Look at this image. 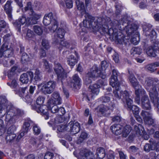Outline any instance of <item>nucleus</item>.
Returning <instances> with one entry per match:
<instances>
[{
  "instance_id": "nucleus-1",
  "label": "nucleus",
  "mask_w": 159,
  "mask_h": 159,
  "mask_svg": "<svg viewBox=\"0 0 159 159\" xmlns=\"http://www.w3.org/2000/svg\"><path fill=\"white\" fill-rule=\"evenodd\" d=\"M5 120L7 125L13 124L23 115L21 110L14 107L5 98L0 101V117H2L5 114Z\"/></svg>"
},
{
  "instance_id": "nucleus-2",
  "label": "nucleus",
  "mask_w": 159,
  "mask_h": 159,
  "mask_svg": "<svg viewBox=\"0 0 159 159\" xmlns=\"http://www.w3.org/2000/svg\"><path fill=\"white\" fill-rule=\"evenodd\" d=\"M84 16L85 19L83 21V24L84 27L88 28H90L91 27H97V28H98L99 30H102V29L98 26L100 25L102 27L103 25V26H104V25H106L107 23L104 19L100 17L97 19V22L96 21L94 22V23L96 24V25L94 26L92 24L94 20V17H92L88 13H85Z\"/></svg>"
},
{
  "instance_id": "nucleus-3",
  "label": "nucleus",
  "mask_w": 159,
  "mask_h": 159,
  "mask_svg": "<svg viewBox=\"0 0 159 159\" xmlns=\"http://www.w3.org/2000/svg\"><path fill=\"white\" fill-rule=\"evenodd\" d=\"M115 90L113 91V93L114 97L117 99L120 100L121 99L123 102H126L127 106L128 108L130 109H131V104L133 103V100L129 98V94L128 92L126 91H120L119 85L116 86Z\"/></svg>"
},
{
  "instance_id": "nucleus-4",
  "label": "nucleus",
  "mask_w": 159,
  "mask_h": 159,
  "mask_svg": "<svg viewBox=\"0 0 159 159\" xmlns=\"http://www.w3.org/2000/svg\"><path fill=\"white\" fill-rule=\"evenodd\" d=\"M100 77L102 79L106 78V75L104 72L101 71L99 70L97 66L94 65L93 66L88 73L86 76L84 80V82L86 84H89L92 82L91 79H93Z\"/></svg>"
},
{
  "instance_id": "nucleus-5",
  "label": "nucleus",
  "mask_w": 159,
  "mask_h": 159,
  "mask_svg": "<svg viewBox=\"0 0 159 159\" xmlns=\"http://www.w3.org/2000/svg\"><path fill=\"white\" fill-rule=\"evenodd\" d=\"M101 29H102V31L104 32L108 33L109 34H112L113 35V38L119 44H122L124 41V36L120 31H118L116 30V29H113L110 27L109 28V27L107 25V23L106 25H104V26H103V25L101 26H98Z\"/></svg>"
},
{
  "instance_id": "nucleus-6",
  "label": "nucleus",
  "mask_w": 159,
  "mask_h": 159,
  "mask_svg": "<svg viewBox=\"0 0 159 159\" xmlns=\"http://www.w3.org/2000/svg\"><path fill=\"white\" fill-rule=\"evenodd\" d=\"M153 79L151 78H147L145 79L144 82H142L145 89L149 92V95L151 100L157 96V91L156 85L153 84Z\"/></svg>"
},
{
  "instance_id": "nucleus-7",
  "label": "nucleus",
  "mask_w": 159,
  "mask_h": 159,
  "mask_svg": "<svg viewBox=\"0 0 159 159\" xmlns=\"http://www.w3.org/2000/svg\"><path fill=\"white\" fill-rule=\"evenodd\" d=\"M107 84V82L105 81L100 80H99L97 83L90 86L89 88L91 93L87 96L88 100L89 101V98H93L95 95H97L98 94L99 92V88L101 86H105Z\"/></svg>"
},
{
  "instance_id": "nucleus-8",
  "label": "nucleus",
  "mask_w": 159,
  "mask_h": 159,
  "mask_svg": "<svg viewBox=\"0 0 159 159\" xmlns=\"http://www.w3.org/2000/svg\"><path fill=\"white\" fill-rule=\"evenodd\" d=\"M42 84L43 85L41 89L42 92L45 95L50 94L55 88L56 82L53 81H49Z\"/></svg>"
},
{
  "instance_id": "nucleus-9",
  "label": "nucleus",
  "mask_w": 159,
  "mask_h": 159,
  "mask_svg": "<svg viewBox=\"0 0 159 159\" xmlns=\"http://www.w3.org/2000/svg\"><path fill=\"white\" fill-rule=\"evenodd\" d=\"M54 70L57 74L58 79L61 81L62 84L66 78V73L58 63H55Z\"/></svg>"
},
{
  "instance_id": "nucleus-10",
  "label": "nucleus",
  "mask_w": 159,
  "mask_h": 159,
  "mask_svg": "<svg viewBox=\"0 0 159 159\" xmlns=\"http://www.w3.org/2000/svg\"><path fill=\"white\" fill-rule=\"evenodd\" d=\"M140 115L143 117L145 123L149 125H154V120L152 118V113L150 111L143 110Z\"/></svg>"
},
{
  "instance_id": "nucleus-11",
  "label": "nucleus",
  "mask_w": 159,
  "mask_h": 159,
  "mask_svg": "<svg viewBox=\"0 0 159 159\" xmlns=\"http://www.w3.org/2000/svg\"><path fill=\"white\" fill-rule=\"evenodd\" d=\"M7 45L4 43L0 49V57L3 56L9 58L11 57L13 55V52L12 49H7Z\"/></svg>"
},
{
  "instance_id": "nucleus-12",
  "label": "nucleus",
  "mask_w": 159,
  "mask_h": 159,
  "mask_svg": "<svg viewBox=\"0 0 159 159\" xmlns=\"http://www.w3.org/2000/svg\"><path fill=\"white\" fill-rule=\"evenodd\" d=\"M32 108L36 111L38 113H40L44 116L45 119L47 120L48 119V110L47 107L45 105L40 106L39 107H36L35 105H31Z\"/></svg>"
},
{
  "instance_id": "nucleus-13",
  "label": "nucleus",
  "mask_w": 159,
  "mask_h": 159,
  "mask_svg": "<svg viewBox=\"0 0 159 159\" xmlns=\"http://www.w3.org/2000/svg\"><path fill=\"white\" fill-rule=\"evenodd\" d=\"M29 20H30L29 18H26L25 17L22 16L14 22V25L18 29V31L20 32V31L21 24L23 25L25 24V28L29 25H31V24H28L27 22Z\"/></svg>"
},
{
  "instance_id": "nucleus-14",
  "label": "nucleus",
  "mask_w": 159,
  "mask_h": 159,
  "mask_svg": "<svg viewBox=\"0 0 159 159\" xmlns=\"http://www.w3.org/2000/svg\"><path fill=\"white\" fill-rule=\"evenodd\" d=\"M94 156V154L92 152L84 149L81 150L78 158V159H93Z\"/></svg>"
},
{
  "instance_id": "nucleus-15",
  "label": "nucleus",
  "mask_w": 159,
  "mask_h": 159,
  "mask_svg": "<svg viewBox=\"0 0 159 159\" xmlns=\"http://www.w3.org/2000/svg\"><path fill=\"white\" fill-rule=\"evenodd\" d=\"M33 73L31 71L27 72L22 74L20 76V81L22 83L27 84L33 80Z\"/></svg>"
},
{
  "instance_id": "nucleus-16",
  "label": "nucleus",
  "mask_w": 159,
  "mask_h": 159,
  "mask_svg": "<svg viewBox=\"0 0 159 159\" xmlns=\"http://www.w3.org/2000/svg\"><path fill=\"white\" fill-rule=\"evenodd\" d=\"M135 93L136 95L135 101L136 103L138 104L140 103V96H144L146 95V93L145 90L142 88V86L140 85V87H138L136 89H135Z\"/></svg>"
},
{
  "instance_id": "nucleus-17",
  "label": "nucleus",
  "mask_w": 159,
  "mask_h": 159,
  "mask_svg": "<svg viewBox=\"0 0 159 159\" xmlns=\"http://www.w3.org/2000/svg\"><path fill=\"white\" fill-rule=\"evenodd\" d=\"M68 131H70L72 134H74L77 133L80 131V124L78 122L74 123L73 122H70L68 124Z\"/></svg>"
},
{
  "instance_id": "nucleus-18",
  "label": "nucleus",
  "mask_w": 159,
  "mask_h": 159,
  "mask_svg": "<svg viewBox=\"0 0 159 159\" xmlns=\"http://www.w3.org/2000/svg\"><path fill=\"white\" fill-rule=\"evenodd\" d=\"M51 98L48 102H52V103L56 104H60L62 102V99L59 93L57 92H54L51 95Z\"/></svg>"
},
{
  "instance_id": "nucleus-19",
  "label": "nucleus",
  "mask_w": 159,
  "mask_h": 159,
  "mask_svg": "<svg viewBox=\"0 0 159 159\" xmlns=\"http://www.w3.org/2000/svg\"><path fill=\"white\" fill-rule=\"evenodd\" d=\"M141 104L142 107L144 109L148 110L151 109L150 102L147 95H144L142 97L141 100Z\"/></svg>"
},
{
  "instance_id": "nucleus-20",
  "label": "nucleus",
  "mask_w": 159,
  "mask_h": 159,
  "mask_svg": "<svg viewBox=\"0 0 159 159\" xmlns=\"http://www.w3.org/2000/svg\"><path fill=\"white\" fill-rule=\"evenodd\" d=\"M52 102H48V108L49 110H51V112L53 113H55L57 112L58 111L63 110V112L62 114L65 113L64 109L63 107H61L59 109L58 108L57 106V104L55 103H52Z\"/></svg>"
},
{
  "instance_id": "nucleus-21",
  "label": "nucleus",
  "mask_w": 159,
  "mask_h": 159,
  "mask_svg": "<svg viewBox=\"0 0 159 159\" xmlns=\"http://www.w3.org/2000/svg\"><path fill=\"white\" fill-rule=\"evenodd\" d=\"M117 72L115 70H113L112 71V75L111 76L110 79V84L113 87H116L119 86V83H118Z\"/></svg>"
},
{
  "instance_id": "nucleus-22",
  "label": "nucleus",
  "mask_w": 159,
  "mask_h": 159,
  "mask_svg": "<svg viewBox=\"0 0 159 159\" xmlns=\"http://www.w3.org/2000/svg\"><path fill=\"white\" fill-rule=\"evenodd\" d=\"M123 129V127L119 124L113 125L110 128L113 133L116 135L120 134L122 133Z\"/></svg>"
},
{
  "instance_id": "nucleus-23",
  "label": "nucleus",
  "mask_w": 159,
  "mask_h": 159,
  "mask_svg": "<svg viewBox=\"0 0 159 159\" xmlns=\"http://www.w3.org/2000/svg\"><path fill=\"white\" fill-rule=\"evenodd\" d=\"M57 18L56 15L55 14H53L50 13L47 15H46L43 18V23L45 25H48L54 19V16Z\"/></svg>"
},
{
  "instance_id": "nucleus-24",
  "label": "nucleus",
  "mask_w": 159,
  "mask_h": 159,
  "mask_svg": "<svg viewBox=\"0 0 159 159\" xmlns=\"http://www.w3.org/2000/svg\"><path fill=\"white\" fill-rule=\"evenodd\" d=\"M125 29L126 33L129 35H131L134 33L137 29V26L133 23L128 24L127 26H125Z\"/></svg>"
},
{
  "instance_id": "nucleus-25",
  "label": "nucleus",
  "mask_w": 159,
  "mask_h": 159,
  "mask_svg": "<svg viewBox=\"0 0 159 159\" xmlns=\"http://www.w3.org/2000/svg\"><path fill=\"white\" fill-rule=\"evenodd\" d=\"M31 16L29 18L27 23L28 24H34L37 23V20L40 17V16L35 13L33 11L30 13Z\"/></svg>"
},
{
  "instance_id": "nucleus-26",
  "label": "nucleus",
  "mask_w": 159,
  "mask_h": 159,
  "mask_svg": "<svg viewBox=\"0 0 159 159\" xmlns=\"http://www.w3.org/2000/svg\"><path fill=\"white\" fill-rule=\"evenodd\" d=\"M11 2L8 0L7 1L6 4L4 6V10L6 13L7 14L8 17L10 20H11L12 18L11 12L12 11V8L11 6Z\"/></svg>"
},
{
  "instance_id": "nucleus-27",
  "label": "nucleus",
  "mask_w": 159,
  "mask_h": 159,
  "mask_svg": "<svg viewBox=\"0 0 159 159\" xmlns=\"http://www.w3.org/2000/svg\"><path fill=\"white\" fill-rule=\"evenodd\" d=\"M101 100L103 103L108 104L110 107H115V103L113 99L111 100L110 98L107 96L102 97L101 98Z\"/></svg>"
},
{
  "instance_id": "nucleus-28",
  "label": "nucleus",
  "mask_w": 159,
  "mask_h": 159,
  "mask_svg": "<svg viewBox=\"0 0 159 159\" xmlns=\"http://www.w3.org/2000/svg\"><path fill=\"white\" fill-rule=\"evenodd\" d=\"M129 80L131 85L134 89L137 88L138 87H140V85L134 75L131 74L129 75Z\"/></svg>"
},
{
  "instance_id": "nucleus-29",
  "label": "nucleus",
  "mask_w": 159,
  "mask_h": 159,
  "mask_svg": "<svg viewBox=\"0 0 159 159\" xmlns=\"http://www.w3.org/2000/svg\"><path fill=\"white\" fill-rule=\"evenodd\" d=\"M66 26L65 25H61V28H59L57 32V36L60 39L63 38L66 32Z\"/></svg>"
},
{
  "instance_id": "nucleus-30",
  "label": "nucleus",
  "mask_w": 159,
  "mask_h": 159,
  "mask_svg": "<svg viewBox=\"0 0 159 159\" xmlns=\"http://www.w3.org/2000/svg\"><path fill=\"white\" fill-rule=\"evenodd\" d=\"M50 24V25L48 27V29L51 32H54L57 29L58 26V23L57 18H56L54 16V19Z\"/></svg>"
},
{
  "instance_id": "nucleus-31",
  "label": "nucleus",
  "mask_w": 159,
  "mask_h": 159,
  "mask_svg": "<svg viewBox=\"0 0 159 159\" xmlns=\"http://www.w3.org/2000/svg\"><path fill=\"white\" fill-rule=\"evenodd\" d=\"M157 49L155 47L149 46L146 51L147 55L150 56L155 57L156 56V52Z\"/></svg>"
},
{
  "instance_id": "nucleus-32",
  "label": "nucleus",
  "mask_w": 159,
  "mask_h": 159,
  "mask_svg": "<svg viewBox=\"0 0 159 159\" xmlns=\"http://www.w3.org/2000/svg\"><path fill=\"white\" fill-rule=\"evenodd\" d=\"M76 3L77 5L78 9L80 11H82L81 12L82 14L83 15L87 13L84 10V7L83 2H80L79 0L76 1Z\"/></svg>"
},
{
  "instance_id": "nucleus-33",
  "label": "nucleus",
  "mask_w": 159,
  "mask_h": 159,
  "mask_svg": "<svg viewBox=\"0 0 159 159\" xmlns=\"http://www.w3.org/2000/svg\"><path fill=\"white\" fill-rule=\"evenodd\" d=\"M131 130V127L129 125H127L122 129V135L124 137H126Z\"/></svg>"
},
{
  "instance_id": "nucleus-34",
  "label": "nucleus",
  "mask_w": 159,
  "mask_h": 159,
  "mask_svg": "<svg viewBox=\"0 0 159 159\" xmlns=\"http://www.w3.org/2000/svg\"><path fill=\"white\" fill-rule=\"evenodd\" d=\"M22 31L26 33V37L27 39L32 38L34 35L33 32L27 27H23Z\"/></svg>"
},
{
  "instance_id": "nucleus-35",
  "label": "nucleus",
  "mask_w": 159,
  "mask_h": 159,
  "mask_svg": "<svg viewBox=\"0 0 159 159\" xmlns=\"http://www.w3.org/2000/svg\"><path fill=\"white\" fill-rule=\"evenodd\" d=\"M97 156L98 158H103L105 156V152L103 148H99L97 150Z\"/></svg>"
},
{
  "instance_id": "nucleus-36",
  "label": "nucleus",
  "mask_w": 159,
  "mask_h": 159,
  "mask_svg": "<svg viewBox=\"0 0 159 159\" xmlns=\"http://www.w3.org/2000/svg\"><path fill=\"white\" fill-rule=\"evenodd\" d=\"M80 81V78L77 74H75L73 76L72 83L73 84V85L74 87H75L76 85L79 86Z\"/></svg>"
},
{
  "instance_id": "nucleus-37",
  "label": "nucleus",
  "mask_w": 159,
  "mask_h": 159,
  "mask_svg": "<svg viewBox=\"0 0 159 159\" xmlns=\"http://www.w3.org/2000/svg\"><path fill=\"white\" fill-rule=\"evenodd\" d=\"M109 106L107 105H101L99 107V112L102 114L105 113V114H108L109 112Z\"/></svg>"
},
{
  "instance_id": "nucleus-38",
  "label": "nucleus",
  "mask_w": 159,
  "mask_h": 159,
  "mask_svg": "<svg viewBox=\"0 0 159 159\" xmlns=\"http://www.w3.org/2000/svg\"><path fill=\"white\" fill-rule=\"evenodd\" d=\"M40 64L41 65H43V67L46 69L48 70V72H51L52 70L50 68V66L48 61L45 59H43Z\"/></svg>"
},
{
  "instance_id": "nucleus-39",
  "label": "nucleus",
  "mask_w": 159,
  "mask_h": 159,
  "mask_svg": "<svg viewBox=\"0 0 159 159\" xmlns=\"http://www.w3.org/2000/svg\"><path fill=\"white\" fill-rule=\"evenodd\" d=\"M16 137L15 134H7L5 139L7 143L12 142Z\"/></svg>"
},
{
  "instance_id": "nucleus-40",
  "label": "nucleus",
  "mask_w": 159,
  "mask_h": 159,
  "mask_svg": "<svg viewBox=\"0 0 159 159\" xmlns=\"http://www.w3.org/2000/svg\"><path fill=\"white\" fill-rule=\"evenodd\" d=\"M67 62L68 64L70 66H73L75 65L76 62V60L74 56L71 55L67 58Z\"/></svg>"
},
{
  "instance_id": "nucleus-41",
  "label": "nucleus",
  "mask_w": 159,
  "mask_h": 159,
  "mask_svg": "<svg viewBox=\"0 0 159 159\" xmlns=\"http://www.w3.org/2000/svg\"><path fill=\"white\" fill-rule=\"evenodd\" d=\"M65 120V118L64 116H59L56 117L54 120L53 121H52L53 124H57L59 123H63Z\"/></svg>"
},
{
  "instance_id": "nucleus-42",
  "label": "nucleus",
  "mask_w": 159,
  "mask_h": 159,
  "mask_svg": "<svg viewBox=\"0 0 159 159\" xmlns=\"http://www.w3.org/2000/svg\"><path fill=\"white\" fill-rule=\"evenodd\" d=\"M40 72L39 70H36L34 73V76L33 77V80L34 81H39L41 80V76L40 75Z\"/></svg>"
},
{
  "instance_id": "nucleus-43",
  "label": "nucleus",
  "mask_w": 159,
  "mask_h": 159,
  "mask_svg": "<svg viewBox=\"0 0 159 159\" xmlns=\"http://www.w3.org/2000/svg\"><path fill=\"white\" fill-rule=\"evenodd\" d=\"M68 124H61L57 126V130L59 132H64L65 131H68Z\"/></svg>"
},
{
  "instance_id": "nucleus-44",
  "label": "nucleus",
  "mask_w": 159,
  "mask_h": 159,
  "mask_svg": "<svg viewBox=\"0 0 159 159\" xmlns=\"http://www.w3.org/2000/svg\"><path fill=\"white\" fill-rule=\"evenodd\" d=\"M33 30L34 32L39 35H41L43 32V29L39 25H34L33 27Z\"/></svg>"
},
{
  "instance_id": "nucleus-45",
  "label": "nucleus",
  "mask_w": 159,
  "mask_h": 159,
  "mask_svg": "<svg viewBox=\"0 0 159 159\" xmlns=\"http://www.w3.org/2000/svg\"><path fill=\"white\" fill-rule=\"evenodd\" d=\"M142 49L139 48H133L131 50V54L134 55L135 54L140 55L141 53Z\"/></svg>"
},
{
  "instance_id": "nucleus-46",
  "label": "nucleus",
  "mask_w": 159,
  "mask_h": 159,
  "mask_svg": "<svg viewBox=\"0 0 159 159\" xmlns=\"http://www.w3.org/2000/svg\"><path fill=\"white\" fill-rule=\"evenodd\" d=\"M136 36L135 37H133L131 39V42L135 45H137L139 41V34L138 32L135 33Z\"/></svg>"
},
{
  "instance_id": "nucleus-47",
  "label": "nucleus",
  "mask_w": 159,
  "mask_h": 159,
  "mask_svg": "<svg viewBox=\"0 0 159 159\" xmlns=\"http://www.w3.org/2000/svg\"><path fill=\"white\" fill-rule=\"evenodd\" d=\"M45 98L43 97L39 96L37 98L36 102V104L38 105L42 106L43 105V104L45 100Z\"/></svg>"
},
{
  "instance_id": "nucleus-48",
  "label": "nucleus",
  "mask_w": 159,
  "mask_h": 159,
  "mask_svg": "<svg viewBox=\"0 0 159 159\" xmlns=\"http://www.w3.org/2000/svg\"><path fill=\"white\" fill-rule=\"evenodd\" d=\"M134 129L137 133L140 135L142 134L141 131L143 132V128L140 124H137L134 126Z\"/></svg>"
},
{
  "instance_id": "nucleus-49",
  "label": "nucleus",
  "mask_w": 159,
  "mask_h": 159,
  "mask_svg": "<svg viewBox=\"0 0 159 159\" xmlns=\"http://www.w3.org/2000/svg\"><path fill=\"white\" fill-rule=\"evenodd\" d=\"M128 109L129 110H132L133 112L134 116H137L139 115V108L136 106L131 104V109H129L127 107Z\"/></svg>"
},
{
  "instance_id": "nucleus-50",
  "label": "nucleus",
  "mask_w": 159,
  "mask_h": 159,
  "mask_svg": "<svg viewBox=\"0 0 159 159\" xmlns=\"http://www.w3.org/2000/svg\"><path fill=\"white\" fill-rule=\"evenodd\" d=\"M145 69L151 72H153L156 70L155 66L153 63L147 65L145 66Z\"/></svg>"
},
{
  "instance_id": "nucleus-51",
  "label": "nucleus",
  "mask_w": 159,
  "mask_h": 159,
  "mask_svg": "<svg viewBox=\"0 0 159 159\" xmlns=\"http://www.w3.org/2000/svg\"><path fill=\"white\" fill-rule=\"evenodd\" d=\"M151 150H156L158 152L159 151V143H153L151 145Z\"/></svg>"
},
{
  "instance_id": "nucleus-52",
  "label": "nucleus",
  "mask_w": 159,
  "mask_h": 159,
  "mask_svg": "<svg viewBox=\"0 0 159 159\" xmlns=\"http://www.w3.org/2000/svg\"><path fill=\"white\" fill-rule=\"evenodd\" d=\"M109 64L106 61H103L101 62V70H100L102 72H104L105 74V70L108 67Z\"/></svg>"
},
{
  "instance_id": "nucleus-53",
  "label": "nucleus",
  "mask_w": 159,
  "mask_h": 159,
  "mask_svg": "<svg viewBox=\"0 0 159 159\" xmlns=\"http://www.w3.org/2000/svg\"><path fill=\"white\" fill-rule=\"evenodd\" d=\"M31 121V120H29L28 121H25L23 126V129H24L25 130V132H27L29 129V127L30 126V123Z\"/></svg>"
},
{
  "instance_id": "nucleus-54",
  "label": "nucleus",
  "mask_w": 159,
  "mask_h": 159,
  "mask_svg": "<svg viewBox=\"0 0 159 159\" xmlns=\"http://www.w3.org/2000/svg\"><path fill=\"white\" fill-rule=\"evenodd\" d=\"M88 136V134L85 132H83L80 135L79 141L80 142H82L84 140L87 139Z\"/></svg>"
},
{
  "instance_id": "nucleus-55",
  "label": "nucleus",
  "mask_w": 159,
  "mask_h": 159,
  "mask_svg": "<svg viewBox=\"0 0 159 159\" xmlns=\"http://www.w3.org/2000/svg\"><path fill=\"white\" fill-rule=\"evenodd\" d=\"M42 45L43 48L46 49H48L50 48L48 41L45 39L42 40Z\"/></svg>"
},
{
  "instance_id": "nucleus-56",
  "label": "nucleus",
  "mask_w": 159,
  "mask_h": 159,
  "mask_svg": "<svg viewBox=\"0 0 159 159\" xmlns=\"http://www.w3.org/2000/svg\"><path fill=\"white\" fill-rule=\"evenodd\" d=\"M16 127L15 125H12L7 129V134H15L14 131L16 130Z\"/></svg>"
},
{
  "instance_id": "nucleus-57",
  "label": "nucleus",
  "mask_w": 159,
  "mask_h": 159,
  "mask_svg": "<svg viewBox=\"0 0 159 159\" xmlns=\"http://www.w3.org/2000/svg\"><path fill=\"white\" fill-rule=\"evenodd\" d=\"M154 105L159 110V97H154L152 100H151Z\"/></svg>"
},
{
  "instance_id": "nucleus-58",
  "label": "nucleus",
  "mask_w": 159,
  "mask_h": 159,
  "mask_svg": "<svg viewBox=\"0 0 159 159\" xmlns=\"http://www.w3.org/2000/svg\"><path fill=\"white\" fill-rule=\"evenodd\" d=\"M29 57L28 55L25 53H23L22 54L21 61L22 62L25 63L29 60Z\"/></svg>"
},
{
  "instance_id": "nucleus-59",
  "label": "nucleus",
  "mask_w": 159,
  "mask_h": 159,
  "mask_svg": "<svg viewBox=\"0 0 159 159\" xmlns=\"http://www.w3.org/2000/svg\"><path fill=\"white\" fill-rule=\"evenodd\" d=\"M127 20H126V16L122 18L121 19L119 22L116 21V22H115L116 24L117 23L118 25H124L127 22Z\"/></svg>"
},
{
  "instance_id": "nucleus-60",
  "label": "nucleus",
  "mask_w": 159,
  "mask_h": 159,
  "mask_svg": "<svg viewBox=\"0 0 159 159\" xmlns=\"http://www.w3.org/2000/svg\"><path fill=\"white\" fill-rule=\"evenodd\" d=\"M33 129L35 134L38 135L40 133V129L36 125L34 126Z\"/></svg>"
},
{
  "instance_id": "nucleus-61",
  "label": "nucleus",
  "mask_w": 159,
  "mask_h": 159,
  "mask_svg": "<svg viewBox=\"0 0 159 159\" xmlns=\"http://www.w3.org/2000/svg\"><path fill=\"white\" fill-rule=\"evenodd\" d=\"M7 84L12 88H15L18 86V84L16 80L14 79L12 80L11 83H7Z\"/></svg>"
},
{
  "instance_id": "nucleus-62",
  "label": "nucleus",
  "mask_w": 159,
  "mask_h": 159,
  "mask_svg": "<svg viewBox=\"0 0 159 159\" xmlns=\"http://www.w3.org/2000/svg\"><path fill=\"white\" fill-rule=\"evenodd\" d=\"M17 68V67L16 66H14L11 68L10 72L8 75V77L9 79H11L12 77L11 75H14V73L15 72Z\"/></svg>"
},
{
  "instance_id": "nucleus-63",
  "label": "nucleus",
  "mask_w": 159,
  "mask_h": 159,
  "mask_svg": "<svg viewBox=\"0 0 159 159\" xmlns=\"http://www.w3.org/2000/svg\"><path fill=\"white\" fill-rule=\"evenodd\" d=\"M25 11L27 10H29L30 12V13H31V12H32L33 10L32 8V5L31 2H28L27 3L26 6L25 7Z\"/></svg>"
},
{
  "instance_id": "nucleus-64",
  "label": "nucleus",
  "mask_w": 159,
  "mask_h": 159,
  "mask_svg": "<svg viewBox=\"0 0 159 159\" xmlns=\"http://www.w3.org/2000/svg\"><path fill=\"white\" fill-rule=\"evenodd\" d=\"M60 44L63 47H65L66 48H68L69 47L70 45L66 41L61 40L60 43Z\"/></svg>"
}]
</instances>
